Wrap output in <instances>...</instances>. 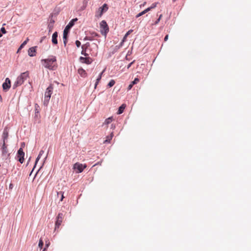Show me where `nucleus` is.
Wrapping results in <instances>:
<instances>
[{
	"mask_svg": "<svg viewBox=\"0 0 251 251\" xmlns=\"http://www.w3.org/2000/svg\"><path fill=\"white\" fill-rule=\"evenodd\" d=\"M8 137V131L7 128H5L3 130L2 138V144H6Z\"/></svg>",
	"mask_w": 251,
	"mask_h": 251,
	"instance_id": "9b49d317",
	"label": "nucleus"
},
{
	"mask_svg": "<svg viewBox=\"0 0 251 251\" xmlns=\"http://www.w3.org/2000/svg\"><path fill=\"white\" fill-rule=\"evenodd\" d=\"M115 83V81L113 79H111L108 84V86L109 87L113 86Z\"/></svg>",
	"mask_w": 251,
	"mask_h": 251,
	"instance_id": "6ab92c4d",
	"label": "nucleus"
},
{
	"mask_svg": "<svg viewBox=\"0 0 251 251\" xmlns=\"http://www.w3.org/2000/svg\"><path fill=\"white\" fill-rule=\"evenodd\" d=\"M133 85L134 84H132V82H131V83L128 86V90H130L132 88Z\"/></svg>",
	"mask_w": 251,
	"mask_h": 251,
	"instance_id": "f704fd0d",
	"label": "nucleus"
},
{
	"mask_svg": "<svg viewBox=\"0 0 251 251\" xmlns=\"http://www.w3.org/2000/svg\"><path fill=\"white\" fill-rule=\"evenodd\" d=\"M126 107V105L125 104H123L119 108L118 111L117 112L118 114H121L123 112L124 109H125Z\"/></svg>",
	"mask_w": 251,
	"mask_h": 251,
	"instance_id": "f3484780",
	"label": "nucleus"
},
{
	"mask_svg": "<svg viewBox=\"0 0 251 251\" xmlns=\"http://www.w3.org/2000/svg\"><path fill=\"white\" fill-rule=\"evenodd\" d=\"M156 4H157L156 3H152L151 6L150 7V8L152 9L155 8L156 6Z\"/></svg>",
	"mask_w": 251,
	"mask_h": 251,
	"instance_id": "72a5a7b5",
	"label": "nucleus"
},
{
	"mask_svg": "<svg viewBox=\"0 0 251 251\" xmlns=\"http://www.w3.org/2000/svg\"><path fill=\"white\" fill-rule=\"evenodd\" d=\"M176 1V0H173V2H175Z\"/></svg>",
	"mask_w": 251,
	"mask_h": 251,
	"instance_id": "49530a36",
	"label": "nucleus"
},
{
	"mask_svg": "<svg viewBox=\"0 0 251 251\" xmlns=\"http://www.w3.org/2000/svg\"><path fill=\"white\" fill-rule=\"evenodd\" d=\"M92 46L89 42L86 43L84 45L82 46L81 47H89Z\"/></svg>",
	"mask_w": 251,
	"mask_h": 251,
	"instance_id": "a878e982",
	"label": "nucleus"
},
{
	"mask_svg": "<svg viewBox=\"0 0 251 251\" xmlns=\"http://www.w3.org/2000/svg\"><path fill=\"white\" fill-rule=\"evenodd\" d=\"M46 37L45 36L44 37H43L41 40V42H42L43 41H44V40H46Z\"/></svg>",
	"mask_w": 251,
	"mask_h": 251,
	"instance_id": "ea45409f",
	"label": "nucleus"
},
{
	"mask_svg": "<svg viewBox=\"0 0 251 251\" xmlns=\"http://www.w3.org/2000/svg\"><path fill=\"white\" fill-rule=\"evenodd\" d=\"M101 76H99V77H98V78L96 80V83H95V88H96L97 85L99 84V81H100V80L101 79Z\"/></svg>",
	"mask_w": 251,
	"mask_h": 251,
	"instance_id": "4be33fe9",
	"label": "nucleus"
},
{
	"mask_svg": "<svg viewBox=\"0 0 251 251\" xmlns=\"http://www.w3.org/2000/svg\"><path fill=\"white\" fill-rule=\"evenodd\" d=\"M2 156L5 159L9 158L10 153H8L7 146L6 144L4 143L2 145Z\"/></svg>",
	"mask_w": 251,
	"mask_h": 251,
	"instance_id": "0eeeda50",
	"label": "nucleus"
},
{
	"mask_svg": "<svg viewBox=\"0 0 251 251\" xmlns=\"http://www.w3.org/2000/svg\"><path fill=\"white\" fill-rule=\"evenodd\" d=\"M127 37H126L125 35L124 36V38H123V41H124L126 39V38Z\"/></svg>",
	"mask_w": 251,
	"mask_h": 251,
	"instance_id": "79ce46f5",
	"label": "nucleus"
},
{
	"mask_svg": "<svg viewBox=\"0 0 251 251\" xmlns=\"http://www.w3.org/2000/svg\"><path fill=\"white\" fill-rule=\"evenodd\" d=\"M112 117L108 118L107 119H106L105 123L106 124H109V123H110L112 122Z\"/></svg>",
	"mask_w": 251,
	"mask_h": 251,
	"instance_id": "b1692460",
	"label": "nucleus"
},
{
	"mask_svg": "<svg viewBox=\"0 0 251 251\" xmlns=\"http://www.w3.org/2000/svg\"><path fill=\"white\" fill-rule=\"evenodd\" d=\"M77 72L79 74V75L83 77H85L87 76V74L86 71L82 68L78 69L77 70Z\"/></svg>",
	"mask_w": 251,
	"mask_h": 251,
	"instance_id": "4468645a",
	"label": "nucleus"
},
{
	"mask_svg": "<svg viewBox=\"0 0 251 251\" xmlns=\"http://www.w3.org/2000/svg\"><path fill=\"white\" fill-rule=\"evenodd\" d=\"M41 62L43 66L50 70H54L56 67V59L54 56L47 59H42Z\"/></svg>",
	"mask_w": 251,
	"mask_h": 251,
	"instance_id": "f257e3e1",
	"label": "nucleus"
},
{
	"mask_svg": "<svg viewBox=\"0 0 251 251\" xmlns=\"http://www.w3.org/2000/svg\"><path fill=\"white\" fill-rule=\"evenodd\" d=\"M99 10L100 11V16H101L102 15L103 13L105 12V11L101 8V7H100Z\"/></svg>",
	"mask_w": 251,
	"mask_h": 251,
	"instance_id": "c756f323",
	"label": "nucleus"
},
{
	"mask_svg": "<svg viewBox=\"0 0 251 251\" xmlns=\"http://www.w3.org/2000/svg\"><path fill=\"white\" fill-rule=\"evenodd\" d=\"M29 77V72L26 71L22 73L19 76H18L16 81L14 82L13 88V89L16 88L17 87L22 85L25 81Z\"/></svg>",
	"mask_w": 251,
	"mask_h": 251,
	"instance_id": "7ed1b4c3",
	"label": "nucleus"
},
{
	"mask_svg": "<svg viewBox=\"0 0 251 251\" xmlns=\"http://www.w3.org/2000/svg\"><path fill=\"white\" fill-rule=\"evenodd\" d=\"M105 71V69H104L102 72L100 74L99 76H101V77L102 76V75L103 73V72Z\"/></svg>",
	"mask_w": 251,
	"mask_h": 251,
	"instance_id": "a19ab883",
	"label": "nucleus"
},
{
	"mask_svg": "<svg viewBox=\"0 0 251 251\" xmlns=\"http://www.w3.org/2000/svg\"><path fill=\"white\" fill-rule=\"evenodd\" d=\"M12 184H10V186H9V188H12Z\"/></svg>",
	"mask_w": 251,
	"mask_h": 251,
	"instance_id": "37998d69",
	"label": "nucleus"
},
{
	"mask_svg": "<svg viewBox=\"0 0 251 251\" xmlns=\"http://www.w3.org/2000/svg\"><path fill=\"white\" fill-rule=\"evenodd\" d=\"M100 32L102 35H106L109 31V28L106 22L103 20L100 23Z\"/></svg>",
	"mask_w": 251,
	"mask_h": 251,
	"instance_id": "39448f33",
	"label": "nucleus"
},
{
	"mask_svg": "<svg viewBox=\"0 0 251 251\" xmlns=\"http://www.w3.org/2000/svg\"><path fill=\"white\" fill-rule=\"evenodd\" d=\"M134 62H135V60H133L132 62H131V63H130L128 65V66H127V69H129V68L131 67V65H132V64H133L134 63Z\"/></svg>",
	"mask_w": 251,
	"mask_h": 251,
	"instance_id": "c9c22d12",
	"label": "nucleus"
},
{
	"mask_svg": "<svg viewBox=\"0 0 251 251\" xmlns=\"http://www.w3.org/2000/svg\"><path fill=\"white\" fill-rule=\"evenodd\" d=\"M28 53L30 56H34L36 54L35 48H29Z\"/></svg>",
	"mask_w": 251,
	"mask_h": 251,
	"instance_id": "2eb2a0df",
	"label": "nucleus"
},
{
	"mask_svg": "<svg viewBox=\"0 0 251 251\" xmlns=\"http://www.w3.org/2000/svg\"><path fill=\"white\" fill-rule=\"evenodd\" d=\"M161 15L160 16L159 18L156 20V21L155 22V24H157L160 21V18H161Z\"/></svg>",
	"mask_w": 251,
	"mask_h": 251,
	"instance_id": "4c0bfd02",
	"label": "nucleus"
},
{
	"mask_svg": "<svg viewBox=\"0 0 251 251\" xmlns=\"http://www.w3.org/2000/svg\"><path fill=\"white\" fill-rule=\"evenodd\" d=\"M22 48H19L18 51H17V52H19L20 50Z\"/></svg>",
	"mask_w": 251,
	"mask_h": 251,
	"instance_id": "a18cd8bd",
	"label": "nucleus"
},
{
	"mask_svg": "<svg viewBox=\"0 0 251 251\" xmlns=\"http://www.w3.org/2000/svg\"><path fill=\"white\" fill-rule=\"evenodd\" d=\"M151 9L150 8V7H148L147 8V9H146L145 10H144L145 13H146L147 12H148V11H149L150 10H151Z\"/></svg>",
	"mask_w": 251,
	"mask_h": 251,
	"instance_id": "e433bc0d",
	"label": "nucleus"
},
{
	"mask_svg": "<svg viewBox=\"0 0 251 251\" xmlns=\"http://www.w3.org/2000/svg\"><path fill=\"white\" fill-rule=\"evenodd\" d=\"M43 245H44L43 241L42 239H40V240H39V244H38L39 247L41 249H42V248H43Z\"/></svg>",
	"mask_w": 251,
	"mask_h": 251,
	"instance_id": "aec40b11",
	"label": "nucleus"
},
{
	"mask_svg": "<svg viewBox=\"0 0 251 251\" xmlns=\"http://www.w3.org/2000/svg\"><path fill=\"white\" fill-rule=\"evenodd\" d=\"M44 151L41 150V151H40L39 155H38V156H37V158L36 159L35 165L36 164V163H37L38 160L40 159L41 156L44 154Z\"/></svg>",
	"mask_w": 251,
	"mask_h": 251,
	"instance_id": "a211bd4d",
	"label": "nucleus"
},
{
	"mask_svg": "<svg viewBox=\"0 0 251 251\" xmlns=\"http://www.w3.org/2000/svg\"><path fill=\"white\" fill-rule=\"evenodd\" d=\"M133 31V30L132 29H130L129 30H128L126 33V34H125V36L126 37H127V36L128 35H129Z\"/></svg>",
	"mask_w": 251,
	"mask_h": 251,
	"instance_id": "7c9ffc66",
	"label": "nucleus"
},
{
	"mask_svg": "<svg viewBox=\"0 0 251 251\" xmlns=\"http://www.w3.org/2000/svg\"><path fill=\"white\" fill-rule=\"evenodd\" d=\"M132 82V84H135L139 82V79L138 78H135L134 79V80Z\"/></svg>",
	"mask_w": 251,
	"mask_h": 251,
	"instance_id": "cd10ccee",
	"label": "nucleus"
},
{
	"mask_svg": "<svg viewBox=\"0 0 251 251\" xmlns=\"http://www.w3.org/2000/svg\"><path fill=\"white\" fill-rule=\"evenodd\" d=\"M64 218V215L63 213H60L58 214L56 217V221L55 225V230L59 228L60 226L61 225Z\"/></svg>",
	"mask_w": 251,
	"mask_h": 251,
	"instance_id": "423d86ee",
	"label": "nucleus"
},
{
	"mask_svg": "<svg viewBox=\"0 0 251 251\" xmlns=\"http://www.w3.org/2000/svg\"><path fill=\"white\" fill-rule=\"evenodd\" d=\"M79 60L81 62L87 64H90L92 62V59L89 57H80Z\"/></svg>",
	"mask_w": 251,
	"mask_h": 251,
	"instance_id": "f8f14e48",
	"label": "nucleus"
},
{
	"mask_svg": "<svg viewBox=\"0 0 251 251\" xmlns=\"http://www.w3.org/2000/svg\"><path fill=\"white\" fill-rule=\"evenodd\" d=\"M77 21V18L72 19L69 24L66 26L63 31V40L64 45L65 47L67 45V38L70 32V29L74 26L75 23Z\"/></svg>",
	"mask_w": 251,
	"mask_h": 251,
	"instance_id": "f03ea898",
	"label": "nucleus"
},
{
	"mask_svg": "<svg viewBox=\"0 0 251 251\" xmlns=\"http://www.w3.org/2000/svg\"><path fill=\"white\" fill-rule=\"evenodd\" d=\"M168 39V35H166L164 38V41H166Z\"/></svg>",
	"mask_w": 251,
	"mask_h": 251,
	"instance_id": "58836bf2",
	"label": "nucleus"
},
{
	"mask_svg": "<svg viewBox=\"0 0 251 251\" xmlns=\"http://www.w3.org/2000/svg\"><path fill=\"white\" fill-rule=\"evenodd\" d=\"M82 49H83V50H82V51H81V53H82V54H84V55L85 56H88V54L87 53H86V50H87L88 48H85L84 49V48H82Z\"/></svg>",
	"mask_w": 251,
	"mask_h": 251,
	"instance_id": "393cba45",
	"label": "nucleus"
},
{
	"mask_svg": "<svg viewBox=\"0 0 251 251\" xmlns=\"http://www.w3.org/2000/svg\"><path fill=\"white\" fill-rule=\"evenodd\" d=\"M101 7V8H102L103 10H104V11L105 12H106V11L108 10V5H107V4H106V3H104V4L102 5V7Z\"/></svg>",
	"mask_w": 251,
	"mask_h": 251,
	"instance_id": "412c9836",
	"label": "nucleus"
},
{
	"mask_svg": "<svg viewBox=\"0 0 251 251\" xmlns=\"http://www.w3.org/2000/svg\"><path fill=\"white\" fill-rule=\"evenodd\" d=\"M146 13L145 12V11H143L142 12L139 13V14H138L137 15H136V18H138L140 16H142L143 15L145 14Z\"/></svg>",
	"mask_w": 251,
	"mask_h": 251,
	"instance_id": "bb28decb",
	"label": "nucleus"
},
{
	"mask_svg": "<svg viewBox=\"0 0 251 251\" xmlns=\"http://www.w3.org/2000/svg\"><path fill=\"white\" fill-rule=\"evenodd\" d=\"M29 39L27 38L20 46L19 47H24L27 43Z\"/></svg>",
	"mask_w": 251,
	"mask_h": 251,
	"instance_id": "5701e85b",
	"label": "nucleus"
},
{
	"mask_svg": "<svg viewBox=\"0 0 251 251\" xmlns=\"http://www.w3.org/2000/svg\"><path fill=\"white\" fill-rule=\"evenodd\" d=\"M114 136L113 133L111 132L109 135L106 136V139L104 141L103 143H109Z\"/></svg>",
	"mask_w": 251,
	"mask_h": 251,
	"instance_id": "dca6fc26",
	"label": "nucleus"
},
{
	"mask_svg": "<svg viewBox=\"0 0 251 251\" xmlns=\"http://www.w3.org/2000/svg\"><path fill=\"white\" fill-rule=\"evenodd\" d=\"M86 167V165H83L79 163H76L74 165V169H77V173H81Z\"/></svg>",
	"mask_w": 251,
	"mask_h": 251,
	"instance_id": "6e6552de",
	"label": "nucleus"
},
{
	"mask_svg": "<svg viewBox=\"0 0 251 251\" xmlns=\"http://www.w3.org/2000/svg\"><path fill=\"white\" fill-rule=\"evenodd\" d=\"M59 194H60L61 195V199L60 201H62L63 198H64V195H63V193L62 192H60L57 193L58 195H59Z\"/></svg>",
	"mask_w": 251,
	"mask_h": 251,
	"instance_id": "473e14b6",
	"label": "nucleus"
},
{
	"mask_svg": "<svg viewBox=\"0 0 251 251\" xmlns=\"http://www.w3.org/2000/svg\"><path fill=\"white\" fill-rule=\"evenodd\" d=\"M2 33L0 31V37L2 36Z\"/></svg>",
	"mask_w": 251,
	"mask_h": 251,
	"instance_id": "c03bdc74",
	"label": "nucleus"
},
{
	"mask_svg": "<svg viewBox=\"0 0 251 251\" xmlns=\"http://www.w3.org/2000/svg\"><path fill=\"white\" fill-rule=\"evenodd\" d=\"M24 156L25 153L23 151L22 148H20L17 152V157L18 158V160L21 163H23L24 161Z\"/></svg>",
	"mask_w": 251,
	"mask_h": 251,
	"instance_id": "9d476101",
	"label": "nucleus"
},
{
	"mask_svg": "<svg viewBox=\"0 0 251 251\" xmlns=\"http://www.w3.org/2000/svg\"><path fill=\"white\" fill-rule=\"evenodd\" d=\"M57 36L58 33L56 31L54 32L52 35L51 41L54 45H56L57 44Z\"/></svg>",
	"mask_w": 251,
	"mask_h": 251,
	"instance_id": "ddd939ff",
	"label": "nucleus"
},
{
	"mask_svg": "<svg viewBox=\"0 0 251 251\" xmlns=\"http://www.w3.org/2000/svg\"><path fill=\"white\" fill-rule=\"evenodd\" d=\"M53 89V87L52 84H50L46 89L45 93V98H44V104L45 105H47L49 100H50V98L51 97V96L52 94V91Z\"/></svg>",
	"mask_w": 251,
	"mask_h": 251,
	"instance_id": "20e7f679",
	"label": "nucleus"
},
{
	"mask_svg": "<svg viewBox=\"0 0 251 251\" xmlns=\"http://www.w3.org/2000/svg\"><path fill=\"white\" fill-rule=\"evenodd\" d=\"M46 249H45L43 251H45Z\"/></svg>",
	"mask_w": 251,
	"mask_h": 251,
	"instance_id": "de8ad7c7",
	"label": "nucleus"
},
{
	"mask_svg": "<svg viewBox=\"0 0 251 251\" xmlns=\"http://www.w3.org/2000/svg\"><path fill=\"white\" fill-rule=\"evenodd\" d=\"M2 33H6V30L4 27H1L0 31Z\"/></svg>",
	"mask_w": 251,
	"mask_h": 251,
	"instance_id": "2f4dec72",
	"label": "nucleus"
},
{
	"mask_svg": "<svg viewBox=\"0 0 251 251\" xmlns=\"http://www.w3.org/2000/svg\"><path fill=\"white\" fill-rule=\"evenodd\" d=\"M11 87V81L9 78H6L5 82L2 84V89L4 91H7Z\"/></svg>",
	"mask_w": 251,
	"mask_h": 251,
	"instance_id": "1a4fd4ad",
	"label": "nucleus"
},
{
	"mask_svg": "<svg viewBox=\"0 0 251 251\" xmlns=\"http://www.w3.org/2000/svg\"><path fill=\"white\" fill-rule=\"evenodd\" d=\"M75 45H76L77 47H79L80 46V45H81V43L78 40H76L75 41Z\"/></svg>",
	"mask_w": 251,
	"mask_h": 251,
	"instance_id": "c85d7f7f",
	"label": "nucleus"
}]
</instances>
